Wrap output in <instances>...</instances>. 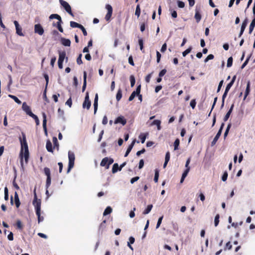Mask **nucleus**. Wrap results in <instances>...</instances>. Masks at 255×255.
Here are the masks:
<instances>
[{"instance_id": "f257e3e1", "label": "nucleus", "mask_w": 255, "mask_h": 255, "mask_svg": "<svg viewBox=\"0 0 255 255\" xmlns=\"http://www.w3.org/2000/svg\"><path fill=\"white\" fill-rule=\"evenodd\" d=\"M22 137H19V140L21 144V149L20 152V164L23 168V157L24 158L25 161L27 163L29 158V151L28 144L26 141V138L25 134L22 132Z\"/></svg>"}, {"instance_id": "f03ea898", "label": "nucleus", "mask_w": 255, "mask_h": 255, "mask_svg": "<svg viewBox=\"0 0 255 255\" xmlns=\"http://www.w3.org/2000/svg\"><path fill=\"white\" fill-rule=\"evenodd\" d=\"M34 199L32 202V204L34 206L36 215L37 216L38 218V223H39L41 222H42L44 220V217L43 216H41V201L40 199H38L37 197V195L35 192V190H34Z\"/></svg>"}, {"instance_id": "7ed1b4c3", "label": "nucleus", "mask_w": 255, "mask_h": 255, "mask_svg": "<svg viewBox=\"0 0 255 255\" xmlns=\"http://www.w3.org/2000/svg\"><path fill=\"white\" fill-rule=\"evenodd\" d=\"M44 172L45 175L47 176L46 181V188L48 189L50 185H51V173L50 169L48 167H45L44 168Z\"/></svg>"}, {"instance_id": "20e7f679", "label": "nucleus", "mask_w": 255, "mask_h": 255, "mask_svg": "<svg viewBox=\"0 0 255 255\" xmlns=\"http://www.w3.org/2000/svg\"><path fill=\"white\" fill-rule=\"evenodd\" d=\"M68 158H69V163H68V168L67 169V172H69L71 169L73 167L74 165V161H75V155L73 153H71L69 152L68 153Z\"/></svg>"}, {"instance_id": "39448f33", "label": "nucleus", "mask_w": 255, "mask_h": 255, "mask_svg": "<svg viewBox=\"0 0 255 255\" xmlns=\"http://www.w3.org/2000/svg\"><path fill=\"white\" fill-rule=\"evenodd\" d=\"M60 3L69 14L72 16H74V14L71 10V7L67 2L63 0H60Z\"/></svg>"}, {"instance_id": "423d86ee", "label": "nucleus", "mask_w": 255, "mask_h": 255, "mask_svg": "<svg viewBox=\"0 0 255 255\" xmlns=\"http://www.w3.org/2000/svg\"><path fill=\"white\" fill-rule=\"evenodd\" d=\"M106 8L107 9L108 12L105 18L107 21H109L113 13V7L110 4H107L106 5Z\"/></svg>"}, {"instance_id": "0eeeda50", "label": "nucleus", "mask_w": 255, "mask_h": 255, "mask_svg": "<svg viewBox=\"0 0 255 255\" xmlns=\"http://www.w3.org/2000/svg\"><path fill=\"white\" fill-rule=\"evenodd\" d=\"M66 53L65 52H59V58L58 60V65L59 69L63 68V62L65 58Z\"/></svg>"}, {"instance_id": "6e6552de", "label": "nucleus", "mask_w": 255, "mask_h": 255, "mask_svg": "<svg viewBox=\"0 0 255 255\" xmlns=\"http://www.w3.org/2000/svg\"><path fill=\"white\" fill-rule=\"evenodd\" d=\"M224 125H225L224 123H222L221 124L220 128L218 132H217V134L216 135V136H215V137L214 138L213 141L211 142V145L212 146H213V145H214L216 144V143L217 142V141L218 140L219 138L221 136V134L222 133V130H223V128H224Z\"/></svg>"}, {"instance_id": "1a4fd4ad", "label": "nucleus", "mask_w": 255, "mask_h": 255, "mask_svg": "<svg viewBox=\"0 0 255 255\" xmlns=\"http://www.w3.org/2000/svg\"><path fill=\"white\" fill-rule=\"evenodd\" d=\"M91 103L89 99V93L87 92L82 106L83 108H86L87 110H89L91 107Z\"/></svg>"}, {"instance_id": "9d476101", "label": "nucleus", "mask_w": 255, "mask_h": 255, "mask_svg": "<svg viewBox=\"0 0 255 255\" xmlns=\"http://www.w3.org/2000/svg\"><path fill=\"white\" fill-rule=\"evenodd\" d=\"M14 24L15 26V29H16V33L21 36H24V34L22 32V29L21 27L19 25L18 21L16 20H14L13 21Z\"/></svg>"}, {"instance_id": "9b49d317", "label": "nucleus", "mask_w": 255, "mask_h": 255, "mask_svg": "<svg viewBox=\"0 0 255 255\" xmlns=\"http://www.w3.org/2000/svg\"><path fill=\"white\" fill-rule=\"evenodd\" d=\"M44 29L40 24H36L34 25V32L40 35H42L44 33Z\"/></svg>"}, {"instance_id": "f8f14e48", "label": "nucleus", "mask_w": 255, "mask_h": 255, "mask_svg": "<svg viewBox=\"0 0 255 255\" xmlns=\"http://www.w3.org/2000/svg\"><path fill=\"white\" fill-rule=\"evenodd\" d=\"M190 161H191V157H189L187 159V160H186V164H185L186 169L185 170V171H184V172L183 173V174L182 175V177H183V178H185L187 176L188 173H189V172L190 171V167L189 166V165L190 164Z\"/></svg>"}, {"instance_id": "ddd939ff", "label": "nucleus", "mask_w": 255, "mask_h": 255, "mask_svg": "<svg viewBox=\"0 0 255 255\" xmlns=\"http://www.w3.org/2000/svg\"><path fill=\"white\" fill-rule=\"evenodd\" d=\"M115 124H121L125 126L127 124V120L123 116H119L116 119L114 122Z\"/></svg>"}, {"instance_id": "4468645a", "label": "nucleus", "mask_w": 255, "mask_h": 255, "mask_svg": "<svg viewBox=\"0 0 255 255\" xmlns=\"http://www.w3.org/2000/svg\"><path fill=\"white\" fill-rule=\"evenodd\" d=\"M22 109L29 116L33 113L31 111L30 107L25 102L22 104Z\"/></svg>"}, {"instance_id": "2eb2a0df", "label": "nucleus", "mask_w": 255, "mask_h": 255, "mask_svg": "<svg viewBox=\"0 0 255 255\" xmlns=\"http://www.w3.org/2000/svg\"><path fill=\"white\" fill-rule=\"evenodd\" d=\"M42 117H43V128L44 130V132L46 134H47V130L46 128V115L45 113L43 112L42 114Z\"/></svg>"}, {"instance_id": "dca6fc26", "label": "nucleus", "mask_w": 255, "mask_h": 255, "mask_svg": "<svg viewBox=\"0 0 255 255\" xmlns=\"http://www.w3.org/2000/svg\"><path fill=\"white\" fill-rule=\"evenodd\" d=\"M61 44L65 46H70L71 45V41L69 39L64 37L61 38Z\"/></svg>"}, {"instance_id": "f3484780", "label": "nucleus", "mask_w": 255, "mask_h": 255, "mask_svg": "<svg viewBox=\"0 0 255 255\" xmlns=\"http://www.w3.org/2000/svg\"><path fill=\"white\" fill-rule=\"evenodd\" d=\"M234 107V104H232V105L231 106L230 109H229V110L227 113V114H226L224 118V122L227 121L228 120V119L229 118V117H230V116L231 115V114L232 113V112L233 111Z\"/></svg>"}, {"instance_id": "a211bd4d", "label": "nucleus", "mask_w": 255, "mask_h": 255, "mask_svg": "<svg viewBox=\"0 0 255 255\" xmlns=\"http://www.w3.org/2000/svg\"><path fill=\"white\" fill-rule=\"evenodd\" d=\"M135 139H134L132 142L131 143V144L128 146L126 152V153L125 154V157H127L128 156V154L129 153V152H130V151L131 150L134 143H135Z\"/></svg>"}, {"instance_id": "6ab92c4d", "label": "nucleus", "mask_w": 255, "mask_h": 255, "mask_svg": "<svg viewBox=\"0 0 255 255\" xmlns=\"http://www.w3.org/2000/svg\"><path fill=\"white\" fill-rule=\"evenodd\" d=\"M87 85V73L86 71L84 72L83 76V85L82 87V92H84L86 89Z\"/></svg>"}, {"instance_id": "aec40b11", "label": "nucleus", "mask_w": 255, "mask_h": 255, "mask_svg": "<svg viewBox=\"0 0 255 255\" xmlns=\"http://www.w3.org/2000/svg\"><path fill=\"white\" fill-rule=\"evenodd\" d=\"M194 17H195L196 21L197 23L199 22V21L201 19V17H202L201 14H200V13L199 12V11L197 9H196Z\"/></svg>"}, {"instance_id": "412c9836", "label": "nucleus", "mask_w": 255, "mask_h": 255, "mask_svg": "<svg viewBox=\"0 0 255 255\" xmlns=\"http://www.w3.org/2000/svg\"><path fill=\"white\" fill-rule=\"evenodd\" d=\"M46 148L48 151L53 152V150L52 148V145L50 140H47L46 144Z\"/></svg>"}, {"instance_id": "4be33fe9", "label": "nucleus", "mask_w": 255, "mask_h": 255, "mask_svg": "<svg viewBox=\"0 0 255 255\" xmlns=\"http://www.w3.org/2000/svg\"><path fill=\"white\" fill-rule=\"evenodd\" d=\"M250 82L248 81L247 83V85L246 87V89L245 93V96L244 98V100L246 99L247 97L248 96V95L250 94Z\"/></svg>"}, {"instance_id": "5701e85b", "label": "nucleus", "mask_w": 255, "mask_h": 255, "mask_svg": "<svg viewBox=\"0 0 255 255\" xmlns=\"http://www.w3.org/2000/svg\"><path fill=\"white\" fill-rule=\"evenodd\" d=\"M14 201H15V204L16 207L17 208H18L20 205V201L19 199L18 195L17 192H16L14 193Z\"/></svg>"}, {"instance_id": "b1692460", "label": "nucleus", "mask_w": 255, "mask_h": 255, "mask_svg": "<svg viewBox=\"0 0 255 255\" xmlns=\"http://www.w3.org/2000/svg\"><path fill=\"white\" fill-rule=\"evenodd\" d=\"M160 125L161 121L158 120H154L151 123V125H156L157 126V129L159 130H160L161 128Z\"/></svg>"}, {"instance_id": "393cba45", "label": "nucleus", "mask_w": 255, "mask_h": 255, "mask_svg": "<svg viewBox=\"0 0 255 255\" xmlns=\"http://www.w3.org/2000/svg\"><path fill=\"white\" fill-rule=\"evenodd\" d=\"M148 135V133H141L140 135H139V138L141 140V142L142 143H143L145 142V140L146 138V137Z\"/></svg>"}, {"instance_id": "a878e982", "label": "nucleus", "mask_w": 255, "mask_h": 255, "mask_svg": "<svg viewBox=\"0 0 255 255\" xmlns=\"http://www.w3.org/2000/svg\"><path fill=\"white\" fill-rule=\"evenodd\" d=\"M134 241H135V239H134V238L133 237H129V242L128 243V246L129 248V249H130L131 250H133V248L131 246L130 244H133Z\"/></svg>"}, {"instance_id": "bb28decb", "label": "nucleus", "mask_w": 255, "mask_h": 255, "mask_svg": "<svg viewBox=\"0 0 255 255\" xmlns=\"http://www.w3.org/2000/svg\"><path fill=\"white\" fill-rule=\"evenodd\" d=\"M152 207H153L152 205H151V204L148 205L147 206L146 208L143 211V214L144 215L148 214L151 210Z\"/></svg>"}, {"instance_id": "cd10ccee", "label": "nucleus", "mask_w": 255, "mask_h": 255, "mask_svg": "<svg viewBox=\"0 0 255 255\" xmlns=\"http://www.w3.org/2000/svg\"><path fill=\"white\" fill-rule=\"evenodd\" d=\"M112 209L111 207L110 206H108L107 207L106 209L105 210L104 212V213H103V215L104 216H106L108 214H110L112 213Z\"/></svg>"}, {"instance_id": "c85d7f7f", "label": "nucleus", "mask_w": 255, "mask_h": 255, "mask_svg": "<svg viewBox=\"0 0 255 255\" xmlns=\"http://www.w3.org/2000/svg\"><path fill=\"white\" fill-rule=\"evenodd\" d=\"M122 97V91L121 89H119L116 95V99L118 101H119Z\"/></svg>"}, {"instance_id": "c756f323", "label": "nucleus", "mask_w": 255, "mask_h": 255, "mask_svg": "<svg viewBox=\"0 0 255 255\" xmlns=\"http://www.w3.org/2000/svg\"><path fill=\"white\" fill-rule=\"evenodd\" d=\"M108 157H105L104 158L101 163H100V165L101 166H106V167H107V164H108Z\"/></svg>"}, {"instance_id": "7c9ffc66", "label": "nucleus", "mask_w": 255, "mask_h": 255, "mask_svg": "<svg viewBox=\"0 0 255 255\" xmlns=\"http://www.w3.org/2000/svg\"><path fill=\"white\" fill-rule=\"evenodd\" d=\"M30 117H31L32 118H33L35 120V122L37 126L39 125V120L38 117L36 115H35L33 113H32V114H31Z\"/></svg>"}, {"instance_id": "2f4dec72", "label": "nucleus", "mask_w": 255, "mask_h": 255, "mask_svg": "<svg viewBox=\"0 0 255 255\" xmlns=\"http://www.w3.org/2000/svg\"><path fill=\"white\" fill-rule=\"evenodd\" d=\"M50 19L55 18L58 20V21L62 20L61 16L57 14H52L49 16Z\"/></svg>"}, {"instance_id": "473e14b6", "label": "nucleus", "mask_w": 255, "mask_h": 255, "mask_svg": "<svg viewBox=\"0 0 255 255\" xmlns=\"http://www.w3.org/2000/svg\"><path fill=\"white\" fill-rule=\"evenodd\" d=\"M8 97L13 99L17 104H20L21 103L18 98L14 95H9Z\"/></svg>"}, {"instance_id": "72a5a7b5", "label": "nucleus", "mask_w": 255, "mask_h": 255, "mask_svg": "<svg viewBox=\"0 0 255 255\" xmlns=\"http://www.w3.org/2000/svg\"><path fill=\"white\" fill-rule=\"evenodd\" d=\"M119 166L118 163L114 164L112 168V172L115 173L117 172L118 170H119Z\"/></svg>"}, {"instance_id": "f704fd0d", "label": "nucleus", "mask_w": 255, "mask_h": 255, "mask_svg": "<svg viewBox=\"0 0 255 255\" xmlns=\"http://www.w3.org/2000/svg\"><path fill=\"white\" fill-rule=\"evenodd\" d=\"M70 24V26L73 28L77 27L79 28L81 25V24H79L75 21H71Z\"/></svg>"}, {"instance_id": "c9c22d12", "label": "nucleus", "mask_w": 255, "mask_h": 255, "mask_svg": "<svg viewBox=\"0 0 255 255\" xmlns=\"http://www.w3.org/2000/svg\"><path fill=\"white\" fill-rule=\"evenodd\" d=\"M255 26V22L253 20L252 21L249 27V33H252Z\"/></svg>"}, {"instance_id": "e433bc0d", "label": "nucleus", "mask_w": 255, "mask_h": 255, "mask_svg": "<svg viewBox=\"0 0 255 255\" xmlns=\"http://www.w3.org/2000/svg\"><path fill=\"white\" fill-rule=\"evenodd\" d=\"M140 14V6H139V4H137L136 7L135 15H136L138 17L139 16Z\"/></svg>"}, {"instance_id": "4c0bfd02", "label": "nucleus", "mask_w": 255, "mask_h": 255, "mask_svg": "<svg viewBox=\"0 0 255 255\" xmlns=\"http://www.w3.org/2000/svg\"><path fill=\"white\" fill-rule=\"evenodd\" d=\"M192 47L190 46L188 48H187L186 50H185L184 51L182 52V55L183 57H185L188 54H189L192 50Z\"/></svg>"}, {"instance_id": "58836bf2", "label": "nucleus", "mask_w": 255, "mask_h": 255, "mask_svg": "<svg viewBox=\"0 0 255 255\" xmlns=\"http://www.w3.org/2000/svg\"><path fill=\"white\" fill-rule=\"evenodd\" d=\"M159 177V171L158 169H155V174H154V181L155 182H157Z\"/></svg>"}, {"instance_id": "ea45409f", "label": "nucleus", "mask_w": 255, "mask_h": 255, "mask_svg": "<svg viewBox=\"0 0 255 255\" xmlns=\"http://www.w3.org/2000/svg\"><path fill=\"white\" fill-rule=\"evenodd\" d=\"M179 143H180L179 139L178 138L176 139L174 142V146L175 150L178 149V146L179 145Z\"/></svg>"}, {"instance_id": "a19ab883", "label": "nucleus", "mask_w": 255, "mask_h": 255, "mask_svg": "<svg viewBox=\"0 0 255 255\" xmlns=\"http://www.w3.org/2000/svg\"><path fill=\"white\" fill-rule=\"evenodd\" d=\"M219 218H220V215L219 214H217L215 217V220H214V224H215V227H217L219 223Z\"/></svg>"}, {"instance_id": "79ce46f5", "label": "nucleus", "mask_w": 255, "mask_h": 255, "mask_svg": "<svg viewBox=\"0 0 255 255\" xmlns=\"http://www.w3.org/2000/svg\"><path fill=\"white\" fill-rule=\"evenodd\" d=\"M4 200L7 201L8 200V190L6 187L4 188Z\"/></svg>"}, {"instance_id": "37998d69", "label": "nucleus", "mask_w": 255, "mask_h": 255, "mask_svg": "<svg viewBox=\"0 0 255 255\" xmlns=\"http://www.w3.org/2000/svg\"><path fill=\"white\" fill-rule=\"evenodd\" d=\"M232 245H231V242H228V243H227L225 247H224V250L225 251H226L227 250H230L232 249Z\"/></svg>"}, {"instance_id": "c03bdc74", "label": "nucleus", "mask_w": 255, "mask_h": 255, "mask_svg": "<svg viewBox=\"0 0 255 255\" xmlns=\"http://www.w3.org/2000/svg\"><path fill=\"white\" fill-rule=\"evenodd\" d=\"M233 64V58L232 57H230L228 58L227 60V66L228 67H230L232 66Z\"/></svg>"}, {"instance_id": "a18cd8bd", "label": "nucleus", "mask_w": 255, "mask_h": 255, "mask_svg": "<svg viewBox=\"0 0 255 255\" xmlns=\"http://www.w3.org/2000/svg\"><path fill=\"white\" fill-rule=\"evenodd\" d=\"M82 54H80L77 58L76 61H77V63L78 65H81L83 63V62L82 60Z\"/></svg>"}, {"instance_id": "49530a36", "label": "nucleus", "mask_w": 255, "mask_h": 255, "mask_svg": "<svg viewBox=\"0 0 255 255\" xmlns=\"http://www.w3.org/2000/svg\"><path fill=\"white\" fill-rule=\"evenodd\" d=\"M130 85H131V87H132L134 86V84H135V78H134V77L133 76V75H131L130 76Z\"/></svg>"}, {"instance_id": "de8ad7c7", "label": "nucleus", "mask_w": 255, "mask_h": 255, "mask_svg": "<svg viewBox=\"0 0 255 255\" xmlns=\"http://www.w3.org/2000/svg\"><path fill=\"white\" fill-rule=\"evenodd\" d=\"M52 140L54 144V148L55 147L58 148L59 144L56 137H53Z\"/></svg>"}, {"instance_id": "09e8293b", "label": "nucleus", "mask_w": 255, "mask_h": 255, "mask_svg": "<svg viewBox=\"0 0 255 255\" xmlns=\"http://www.w3.org/2000/svg\"><path fill=\"white\" fill-rule=\"evenodd\" d=\"M58 115L59 117L63 118L64 115V111L61 110L60 108H59L58 110Z\"/></svg>"}, {"instance_id": "8fccbe9b", "label": "nucleus", "mask_w": 255, "mask_h": 255, "mask_svg": "<svg viewBox=\"0 0 255 255\" xmlns=\"http://www.w3.org/2000/svg\"><path fill=\"white\" fill-rule=\"evenodd\" d=\"M228 93V92L226 91L225 90V92H224V93L223 95V96H222V106H223L224 105L225 99V98H226V97L227 96Z\"/></svg>"}, {"instance_id": "3c124183", "label": "nucleus", "mask_w": 255, "mask_h": 255, "mask_svg": "<svg viewBox=\"0 0 255 255\" xmlns=\"http://www.w3.org/2000/svg\"><path fill=\"white\" fill-rule=\"evenodd\" d=\"M196 105V102L195 99L192 100L190 102V105L193 109H194L195 108Z\"/></svg>"}, {"instance_id": "603ef678", "label": "nucleus", "mask_w": 255, "mask_h": 255, "mask_svg": "<svg viewBox=\"0 0 255 255\" xmlns=\"http://www.w3.org/2000/svg\"><path fill=\"white\" fill-rule=\"evenodd\" d=\"M228 175V174L227 172L225 171L222 175V180L223 181H226L227 179Z\"/></svg>"}, {"instance_id": "864d4df0", "label": "nucleus", "mask_w": 255, "mask_h": 255, "mask_svg": "<svg viewBox=\"0 0 255 255\" xmlns=\"http://www.w3.org/2000/svg\"><path fill=\"white\" fill-rule=\"evenodd\" d=\"M214 58V56L213 54H209L205 59L204 62L206 63L209 60L213 59Z\"/></svg>"}, {"instance_id": "5fc2aeb1", "label": "nucleus", "mask_w": 255, "mask_h": 255, "mask_svg": "<svg viewBox=\"0 0 255 255\" xmlns=\"http://www.w3.org/2000/svg\"><path fill=\"white\" fill-rule=\"evenodd\" d=\"M138 43L140 46V49L141 51H142L143 49V42L142 39H139L138 40Z\"/></svg>"}, {"instance_id": "6e6d98bb", "label": "nucleus", "mask_w": 255, "mask_h": 255, "mask_svg": "<svg viewBox=\"0 0 255 255\" xmlns=\"http://www.w3.org/2000/svg\"><path fill=\"white\" fill-rule=\"evenodd\" d=\"M163 216H161V217H160L158 219V221H157V223L156 227V229H158V228L160 227V225H161V222H162V219H163Z\"/></svg>"}, {"instance_id": "4d7b16f0", "label": "nucleus", "mask_w": 255, "mask_h": 255, "mask_svg": "<svg viewBox=\"0 0 255 255\" xmlns=\"http://www.w3.org/2000/svg\"><path fill=\"white\" fill-rule=\"evenodd\" d=\"M62 23V20H60L58 21L56 23H53V25L54 26L56 27L57 28L61 26V24Z\"/></svg>"}, {"instance_id": "13d9d810", "label": "nucleus", "mask_w": 255, "mask_h": 255, "mask_svg": "<svg viewBox=\"0 0 255 255\" xmlns=\"http://www.w3.org/2000/svg\"><path fill=\"white\" fill-rule=\"evenodd\" d=\"M152 73H151L149 74H148L145 78V82L147 83H149L150 81V79H151V75H152Z\"/></svg>"}, {"instance_id": "bf43d9fd", "label": "nucleus", "mask_w": 255, "mask_h": 255, "mask_svg": "<svg viewBox=\"0 0 255 255\" xmlns=\"http://www.w3.org/2000/svg\"><path fill=\"white\" fill-rule=\"evenodd\" d=\"M16 226H17V228L19 229H22L23 228V226H22V225L21 224V222L20 220H18L16 222Z\"/></svg>"}, {"instance_id": "052dcab7", "label": "nucleus", "mask_w": 255, "mask_h": 255, "mask_svg": "<svg viewBox=\"0 0 255 255\" xmlns=\"http://www.w3.org/2000/svg\"><path fill=\"white\" fill-rule=\"evenodd\" d=\"M82 31L83 34L84 36L87 35V32L86 30V29L84 28V27L81 25V26L79 28Z\"/></svg>"}, {"instance_id": "680f3d73", "label": "nucleus", "mask_w": 255, "mask_h": 255, "mask_svg": "<svg viewBox=\"0 0 255 255\" xmlns=\"http://www.w3.org/2000/svg\"><path fill=\"white\" fill-rule=\"evenodd\" d=\"M108 164L106 167V169H108L109 168L110 165L112 164L114 162V159L113 158H108Z\"/></svg>"}, {"instance_id": "e2e57ef3", "label": "nucleus", "mask_w": 255, "mask_h": 255, "mask_svg": "<svg viewBox=\"0 0 255 255\" xmlns=\"http://www.w3.org/2000/svg\"><path fill=\"white\" fill-rule=\"evenodd\" d=\"M170 154L169 151H167L165 154V161L168 162V161H169V159H170Z\"/></svg>"}, {"instance_id": "0e129e2a", "label": "nucleus", "mask_w": 255, "mask_h": 255, "mask_svg": "<svg viewBox=\"0 0 255 255\" xmlns=\"http://www.w3.org/2000/svg\"><path fill=\"white\" fill-rule=\"evenodd\" d=\"M140 89H141V86L140 85H139L137 87L136 89V90L133 91V92H134V93H135V94L137 95H139L140 94Z\"/></svg>"}, {"instance_id": "69168bd1", "label": "nucleus", "mask_w": 255, "mask_h": 255, "mask_svg": "<svg viewBox=\"0 0 255 255\" xmlns=\"http://www.w3.org/2000/svg\"><path fill=\"white\" fill-rule=\"evenodd\" d=\"M171 16L173 18H176L177 17V14L175 10H170Z\"/></svg>"}, {"instance_id": "338daca9", "label": "nucleus", "mask_w": 255, "mask_h": 255, "mask_svg": "<svg viewBox=\"0 0 255 255\" xmlns=\"http://www.w3.org/2000/svg\"><path fill=\"white\" fill-rule=\"evenodd\" d=\"M167 71L165 69H162L159 73V77H163L166 73Z\"/></svg>"}, {"instance_id": "774afa93", "label": "nucleus", "mask_w": 255, "mask_h": 255, "mask_svg": "<svg viewBox=\"0 0 255 255\" xmlns=\"http://www.w3.org/2000/svg\"><path fill=\"white\" fill-rule=\"evenodd\" d=\"M136 95L135 94V93H134V92H133L131 93V94L130 95V96H129V98H128V101H132V100L134 99V98H135V96H136Z\"/></svg>"}]
</instances>
